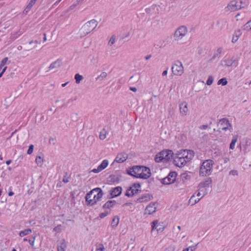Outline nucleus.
Returning a JSON list of instances; mask_svg holds the SVG:
<instances>
[{
    "label": "nucleus",
    "mask_w": 251,
    "mask_h": 251,
    "mask_svg": "<svg viewBox=\"0 0 251 251\" xmlns=\"http://www.w3.org/2000/svg\"><path fill=\"white\" fill-rule=\"evenodd\" d=\"M195 153L192 150H180L174 155V164L176 166L182 168L190 162L194 157Z\"/></svg>",
    "instance_id": "obj_1"
},
{
    "label": "nucleus",
    "mask_w": 251,
    "mask_h": 251,
    "mask_svg": "<svg viewBox=\"0 0 251 251\" xmlns=\"http://www.w3.org/2000/svg\"><path fill=\"white\" fill-rule=\"evenodd\" d=\"M103 195V193L100 188H94L86 194V202L88 205H93L101 200Z\"/></svg>",
    "instance_id": "obj_2"
},
{
    "label": "nucleus",
    "mask_w": 251,
    "mask_h": 251,
    "mask_svg": "<svg viewBox=\"0 0 251 251\" xmlns=\"http://www.w3.org/2000/svg\"><path fill=\"white\" fill-rule=\"evenodd\" d=\"M136 178L147 179L151 176L149 168L144 166H134L129 173Z\"/></svg>",
    "instance_id": "obj_3"
},
{
    "label": "nucleus",
    "mask_w": 251,
    "mask_h": 251,
    "mask_svg": "<svg viewBox=\"0 0 251 251\" xmlns=\"http://www.w3.org/2000/svg\"><path fill=\"white\" fill-rule=\"evenodd\" d=\"M214 161L211 159L204 161L201 165L199 175L201 176H210L212 172Z\"/></svg>",
    "instance_id": "obj_4"
},
{
    "label": "nucleus",
    "mask_w": 251,
    "mask_h": 251,
    "mask_svg": "<svg viewBox=\"0 0 251 251\" xmlns=\"http://www.w3.org/2000/svg\"><path fill=\"white\" fill-rule=\"evenodd\" d=\"M98 22L92 19L86 23L80 28L79 31L80 37H84L93 31L97 26Z\"/></svg>",
    "instance_id": "obj_5"
},
{
    "label": "nucleus",
    "mask_w": 251,
    "mask_h": 251,
    "mask_svg": "<svg viewBox=\"0 0 251 251\" xmlns=\"http://www.w3.org/2000/svg\"><path fill=\"white\" fill-rule=\"evenodd\" d=\"M187 34V27L185 25H181L178 27L175 30L173 37L176 41L180 42L184 40V38Z\"/></svg>",
    "instance_id": "obj_6"
},
{
    "label": "nucleus",
    "mask_w": 251,
    "mask_h": 251,
    "mask_svg": "<svg viewBox=\"0 0 251 251\" xmlns=\"http://www.w3.org/2000/svg\"><path fill=\"white\" fill-rule=\"evenodd\" d=\"M171 70L174 75L176 76H181L184 72L182 62L178 60L173 64Z\"/></svg>",
    "instance_id": "obj_7"
},
{
    "label": "nucleus",
    "mask_w": 251,
    "mask_h": 251,
    "mask_svg": "<svg viewBox=\"0 0 251 251\" xmlns=\"http://www.w3.org/2000/svg\"><path fill=\"white\" fill-rule=\"evenodd\" d=\"M212 180L208 178L201 181L199 184V190L206 195L211 187Z\"/></svg>",
    "instance_id": "obj_8"
},
{
    "label": "nucleus",
    "mask_w": 251,
    "mask_h": 251,
    "mask_svg": "<svg viewBox=\"0 0 251 251\" xmlns=\"http://www.w3.org/2000/svg\"><path fill=\"white\" fill-rule=\"evenodd\" d=\"M141 185L139 183H136L129 187L126 191L125 195L128 197H131L141 192Z\"/></svg>",
    "instance_id": "obj_9"
},
{
    "label": "nucleus",
    "mask_w": 251,
    "mask_h": 251,
    "mask_svg": "<svg viewBox=\"0 0 251 251\" xmlns=\"http://www.w3.org/2000/svg\"><path fill=\"white\" fill-rule=\"evenodd\" d=\"M151 232H153L154 230H156L157 233H161L165 229V226L163 223L159 222L158 220H154L151 223Z\"/></svg>",
    "instance_id": "obj_10"
},
{
    "label": "nucleus",
    "mask_w": 251,
    "mask_h": 251,
    "mask_svg": "<svg viewBox=\"0 0 251 251\" xmlns=\"http://www.w3.org/2000/svg\"><path fill=\"white\" fill-rule=\"evenodd\" d=\"M158 204L155 202H150L145 208L144 214L146 215H151L155 213L156 211Z\"/></svg>",
    "instance_id": "obj_11"
},
{
    "label": "nucleus",
    "mask_w": 251,
    "mask_h": 251,
    "mask_svg": "<svg viewBox=\"0 0 251 251\" xmlns=\"http://www.w3.org/2000/svg\"><path fill=\"white\" fill-rule=\"evenodd\" d=\"M220 128L222 130L224 131H229L232 132V126L229 121L226 119L224 118L220 121Z\"/></svg>",
    "instance_id": "obj_12"
},
{
    "label": "nucleus",
    "mask_w": 251,
    "mask_h": 251,
    "mask_svg": "<svg viewBox=\"0 0 251 251\" xmlns=\"http://www.w3.org/2000/svg\"><path fill=\"white\" fill-rule=\"evenodd\" d=\"M179 113L181 116L185 117L189 113L188 104L186 101L181 102L179 104Z\"/></svg>",
    "instance_id": "obj_13"
},
{
    "label": "nucleus",
    "mask_w": 251,
    "mask_h": 251,
    "mask_svg": "<svg viewBox=\"0 0 251 251\" xmlns=\"http://www.w3.org/2000/svg\"><path fill=\"white\" fill-rule=\"evenodd\" d=\"M225 11L227 12H234L239 10V5L237 4L236 0L230 1L225 8Z\"/></svg>",
    "instance_id": "obj_14"
},
{
    "label": "nucleus",
    "mask_w": 251,
    "mask_h": 251,
    "mask_svg": "<svg viewBox=\"0 0 251 251\" xmlns=\"http://www.w3.org/2000/svg\"><path fill=\"white\" fill-rule=\"evenodd\" d=\"M176 176L175 172L170 173L168 176L162 180V183L168 185L174 183L176 179Z\"/></svg>",
    "instance_id": "obj_15"
},
{
    "label": "nucleus",
    "mask_w": 251,
    "mask_h": 251,
    "mask_svg": "<svg viewBox=\"0 0 251 251\" xmlns=\"http://www.w3.org/2000/svg\"><path fill=\"white\" fill-rule=\"evenodd\" d=\"M108 164L109 161L107 159H104L97 168L93 169L91 172L95 174L99 173L106 168Z\"/></svg>",
    "instance_id": "obj_16"
},
{
    "label": "nucleus",
    "mask_w": 251,
    "mask_h": 251,
    "mask_svg": "<svg viewBox=\"0 0 251 251\" xmlns=\"http://www.w3.org/2000/svg\"><path fill=\"white\" fill-rule=\"evenodd\" d=\"M153 199L152 195L147 193L141 195L136 200V203L147 202Z\"/></svg>",
    "instance_id": "obj_17"
},
{
    "label": "nucleus",
    "mask_w": 251,
    "mask_h": 251,
    "mask_svg": "<svg viewBox=\"0 0 251 251\" xmlns=\"http://www.w3.org/2000/svg\"><path fill=\"white\" fill-rule=\"evenodd\" d=\"M122 192V188L120 186L112 188L110 190V194L112 198H115L120 196Z\"/></svg>",
    "instance_id": "obj_18"
},
{
    "label": "nucleus",
    "mask_w": 251,
    "mask_h": 251,
    "mask_svg": "<svg viewBox=\"0 0 251 251\" xmlns=\"http://www.w3.org/2000/svg\"><path fill=\"white\" fill-rule=\"evenodd\" d=\"M234 62V59L232 58H226L221 60L220 64L223 67H231Z\"/></svg>",
    "instance_id": "obj_19"
},
{
    "label": "nucleus",
    "mask_w": 251,
    "mask_h": 251,
    "mask_svg": "<svg viewBox=\"0 0 251 251\" xmlns=\"http://www.w3.org/2000/svg\"><path fill=\"white\" fill-rule=\"evenodd\" d=\"M127 154L126 153H119L116 157L114 162L121 163L125 161L127 158Z\"/></svg>",
    "instance_id": "obj_20"
},
{
    "label": "nucleus",
    "mask_w": 251,
    "mask_h": 251,
    "mask_svg": "<svg viewBox=\"0 0 251 251\" xmlns=\"http://www.w3.org/2000/svg\"><path fill=\"white\" fill-rule=\"evenodd\" d=\"M62 65V60L57 59V60L53 62L48 68L47 72L51 70H55L60 67Z\"/></svg>",
    "instance_id": "obj_21"
},
{
    "label": "nucleus",
    "mask_w": 251,
    "mask_h": 251,
    "mask_svg": "<svg viewBox=\"0 0 251 251\" xmlns=\"http://www.w3.org/2000/svg\"><path fill=\"white\" fill-rule=\"evenodd\" d=\"M238 139V135H234L232 136L230 143L229 144V149L233 151L235 149L236 144L237 143Z\"/></svg>",
    "instance_id": "obj_22"
},
{
    "label": "nucleus",
    "mask_w": 251,
    "mask_h": 251,
    "mask_svg": "<svg viewBox=\"0 0 251 251\" xmlns=\"http://www.w3.org/2000/svg\"><path fill=\"white\" fill-rule=\"evenodd\" d=\"M239 10L245 8L249 4V0H236Z\"/></svg>",
    "instance_id": "obj_23"
},
{
    "label": "nucleus",
    "mask_w": 251,
    "mask_h": 251,
    "mask_svg": "<svg viewBox=\"0 0 251 251\" xmlns=\"http://www.w3.org/2000/svg\"><path fill=\"white\" fill-rule=\"evenodd\" d=\"M163 152L165 157V161L170 160L172 158L174 154L173 151L171 150H165L163 151Z\"/></svg>",
    "instance_id": "obj_24"
},
{
    "label": "nucleus",
    "mask_w": 251,
    "mask_h": 251,
    "mask_svg": "<svg viewBox=\"0 0 251 251\" xmlns=\"http://www.w3.org/2000/svg\"><path fill=\"white\" fill-rule=\"evenodd\" d=\"M155 161L156 162H160L165 161V157L163 151L158 153L155 157Z\"/></svg>",
    "instance_id": "obj_25"
},
{
    "label": "nucleus",
    "mask_w": 251,
    "mask_h": 251,
    "mask_svg": "<svg viewBox=\"0 0 251 251\" xmlns=\"http://www.w3.org/2000/svg\"><path fill=\"white\" fill-rule=\"evenodd\" d=\"M242 35V31L240 30H236L232 37V42H236Z\"/></svg>",
    "instance_id": "obj_26"
},
{
    "label": "nucleus",
    "mask_w": 251,
    "mask_h": 251,
    "mask_svg": "<svg viewBox=\"0 0 251 251\" xmlns=\"http://www.w3.org/2000/svg\"><path fill=\"white\" fill-rule=\"evenodd\" d=\"M200 201V199L196 197L195 195H193L189 200V203L191 205H194Z\"/></svg>",
    "instance_id": "obj_27"
},
{
    "label": "nucleus",
    "mask_w": 251,
    "mask_h": 251,
    "mask_svg": "<svg viewBox=\"0 0 251 251\" xmlns=\"http://www.w3.org/2000/svg\"><path fill=\"white\" fill-rule=\"evenodd\" d=\"M36 163L39 167H42L44 162V157L43 155L37 156L35 159Z\"/></svg>",
    "instance_id": "obj_28"
},
{
    "label": "nucleus",
    "mask_w": 251,
    "mask_h": 251,
    "mask_svg": "<svg viewBox=\"0 0 251 251\" xmlns=\"http://www.w3.org/2000/svg\"><path fill=\"white\" fill-rule=\"evenodd\" d=\"M119 217L118 216H115L112 221L111 222V226L113 228L116 227L119 224Z\"/></svg>",
    "instance_id": "obj_29"
},
{
    "label": "nucleus",
    "mask_w": 251,
    "mask_h": 251,
    "mask_svg": "<svg viewBox=\"0 0 251 251\" xmlns=\"http://www.w3.org/2000/svg\"><path fill=\"white\" fill-rule=\"evenodd\" d=\"M32 230L31 229H25L23 231H21L19 232V236L21 237H24L25 235H28L29 233H31Z\"/></svg>",
    "instance_id": "obj_30"
},
{
    "label": "nucleus",
    "mask_w": 251,
    "mask_h": 251,
    "mask_svg": "<svg viewBox=\"0 0 251 251\" xmlns=\"http://www.w3.org/2000/svg\"><path fill=\"white\" fill-rule=\"evenodd\" d=\"M36 0H31L29 1V3L25 9V13H27L31 8L33 5L35 4Z\"/></svg>",
    "instance_id": "obj_31"
},
{
    "label": "nucleus",
    "mask_w": 251,
    "mask_h": 251,
    "mask_svg": "<svg viewBox=\"0 0 251 251\" xmlns=\"http://www.w3.org/2000/svg\"><path fill=\"white\" fill-rule=\"evenodd\" d=\"M10 63V61H8V57L4 58L0 62V70L2 69V68L6 64H8Z\"/></svg>",
    "instance_id": "obj_32"
},
{
    "label": "nucleus",
    "mask_w": 251,
    "mask_h": 251,
    "mask_svg": "<svg viewBox=\"0 0 251 251\" xmlns=\"http://www.w3.org/2000/svg\"><path fill=\"white\" fill-rule=\"evenodd\" d=\"M107 74L106 72H102L98 77L96 78L97 80L102 81L107 77Z\"/></svg>",
    "instance_id": "obj_33"
},
{
    "label": "nucleus",
    "mask_w": 251,
    "mask_h": 251,
    "mask_svg": "<svg viewBox=\"0 0 251 251\" xmlns=\"http://www.w3.org/2000/svg\"><path fill=\"white\" fill-rule=\"evenodd\" d=\"M107 131L105 129H102L100 132L99 137L101 140H104L106 137Z\"/></svg>",
    "instance_id": "obj_34"
},
{
    "label": "nucleus",
    "mask_w": 251,
    "mask_h": 251,
    "mask_svg": "<svg viewBox=\"0 0 251 251\" xmlns=\"http://www.w3.org/2000/svg\"><path fill=\"white\" fill-rule=\"evenodd\" d=\"M75 82L77 84L80 83V81L82 80L83 79V76L82 75H79V74H76L75 75Z\"/></svg>",
    "instance_id": "obj_35"
},
{
    "label": "nucleus",
    "mask_w": 251,
    "mask_h": 251,
    "mask_svg": "<svg viewBox=\"0 0 251 251\" xmlns=\"http://www.w3.org/2000/svg\"><path fill=\"white\" fill-rule=\"evenodd\" d=\"M227 84V80L226 78L224 77L218 80L217 82L218 85H222V86H225Z\"/></svg>",
    "instance_id": "obj_36"
},
{
    "label": "nucleus",
    "mask_w": 251,
    "mask_h": 251,
    "mask_svg": "<svg viewBox=\"0 0 251 251\" xmlns=\"http://www.w3.org/2000/svg\"><path fill=\"white\" fill-rule=\"evenodd\" d=\"M193 195H196V197L198 198V199H200V200L202 199L204 196L206 195L205 194H204L203 193L201 192L199 189Z\"/></svg>",
    "instance_id": "obj_37"
},
{
    "label": "nucleus",
    "mask_w": 251,
    "mask_h": 251,
    "mask_svg": "<svg viewBox=\"0 0 251 251\" xmlns=\"http://www.w3.org/2000/svg\"><path fill=\"white\" fill-rule=\"evenodd\" d=\"M115 204V201H107L104 205V207L105 208H110L113 207Z\"/></svg>",
    "instance_id": "obj_38"
},
{
    "label": "nucleus",
    "mask_w": 251,
    "mask_h": 251,
    "mask_svg": "<svg viewBox=\"0 0 251 251\" xmlns=\"http://www.w3.org/2000/svg\"><path fill=\"white\" fill-rule=\"evenodd\" d=\"M116 40V38L115 36L113 35L110 37L108 42V45L109 46H112L113 44H115Z\"/></svg>",
    "instance_id": "obj_39"
},
{
    "label": "nucleus",
    "mask_w": 251,
    "mask_h": 251,
    "mask_svg": "<svg viewBox=\"0 0 251 251\" xmlns=\"http://www.w3.org/2000/svg\"><path fill=\"white\" fill-rule=\"evenodd\" d=\"M176 249V246L174 244L170 245L166 248L163 251H175Z\"/></svg>",
    "instance_id": "obj_40"
},
{
    "label": "nucleus",
    "mask_w": 251,
    "mask_h": 251,
    "mask_svg": "<svg viewBox=\"0 0 251 251\" xmlns=\"http://www.w3.org/2000/svg\"><path fill=\"white\" fill-rule=\"evenodd\" d=\"M244 29L246 30H251V19L244 25Z\"/></svg>",
    "instance_id": "obj_41"
},
{
    "label": "nucleus",
    "mask_w": 251,
    "mask_h": 251,
    "mask_svg": "<svg viewBox=\"0 0 251 251\" xmlns=\"http://www.w3.org/2000/svg\"><path fill=\"white\" fill-rule=\"evenodd\" d=\"M190 176L188 173H183L181 175V178L183 181H185L190 179Z\"/></svg>",
    "instance_id": "obj_42"
},
{
    "label": "nucleus",
    "mask_w": 251,
    "mask_h": 251,
    "mask_svg": "<svg viewBox=\"0 0 251 251\" xmlns=\"http://www.w3.org/2000/svg\"><path fill=\"white\" fill-rule=\"evenodd\" d=\"M213 80H214V79H213V76L211 75H209L208 77L207 81H206L207 85H211L213 83Z\"/></svg>",
    "instance_id": "obj_43"
},
{
    "label": "nucleus",
    "mask_w": 251,
    "mask_h": 251,
    "mask_svg": "<svg viewBox=\"0 0 251 251\" xmlns=\"http://www.w3.org/2000/svg\"><path fill=\"white\" fill-rule=\"evenodd\" d=\"M229 175L233 176H238V172L236 170H232L229 172Z\"/></svg>",
    "instance_id": "obj_44"
},
{
    "label": "nucleus",
    "mask_w": 251,
    "mask_h": 251,
    "mask_svg": "<svg viewBox=\"0 0 251 251\" xmlns=\"http://www.w3.org/2000/svg\"><path fill=\"white\" fill-rule=\"evenodd\" d=\"M62 230V226L61 225H58L54 228L53 231L56 232V234L58 232H61Z\"/></svg>",
    "instance_id": "obj_45"
},
{
    "label": "nucleus",
    "mask_w": 251,
    "mask_h": 251,
    "mask_svg": "<svg viewBox=\"0 0 251 251\" xmlns=\"http://www.w3.org/2000/svg\"><path fill=\"white\" fill-rule=\"evenodd\" d=\"M33 149H34V145H30L29 146L28 149L27 151V153L28 154H31L33 151Z\"/></svg>",
    "instance_id": "obj_46"
},
{
    "label": "nucleus",
    "mask_w": 251,
    "mask_h": 251,
    "mask_svg": "<svg viewBox=\"0 0 251 251\" xmlns=\"http://www.w3.org/2000/svg\"><path fill=\"white\" fill-rule=\"evenodd\" d=\"M198 244H196L195 245H193L187 247V249H189V251H195L197 247Z\"/></svg>",
    "instance_id": "obj_47"
},
{
    "label": "nucleus",
    "mask_w": 251,
    "mask_h": 251,
    "mask_svg": "<svg viewBox=\"0 0 251 251\" xmlns=\"http://www.w3.org/2000/svg\"><path fill=\"white\" fill-rule=\"evenodd\" d=\"M109 214V212L108 211H105L104 212H102L100 214V218H103L107 216Z\"/></svg>",
    "instance_id": "obj_48"
},
{
    "label": "nucleus",
    "mask_w": 251,
    "mask_h": 251,
    "mask_svg": "<svg viewBox=\"0 0 251 251\" xmlns=\"http://www.w3.org/2000/svg\"><path fill=\"white\" fill-rule=\"evenodd\" d=\"M63 243L60 242L58 245V251H63Z\"/></svg>",
    "instance_id": "obj_49"
},
{
    "label": "nucleus",
    "mask_w": 251,
    "mask_h": 251,
    "mask_svg": "<svg viewBox=\"0 0 251 251\" xmlns=\"http://www.w3.org/2000/svg\"><path fill=\"white\" fill-rule=\"evenodd\" d=\"M40 41H38V40H35V41H31L30 42H29V45H32V44H40Z\"/></svg>",
    "instance_id": "obj_50"
},
{
    "label": "nucleus",
    "mask_w": 251,
    "mask_h": 251,
    "mask_svg": "<svg viewBox=\"0 0 251 251\" xmlns=\"http://www.w3.org/2000/svg\"><path fill=\"white\" fill-rule=\"evenodd\" d=\"M6 69H7V67H4L3 68V69H2V71H1V73H0V77H1L2 76L3 74H4V73L5 72V71L6 70Z\"/></svg>",
    "instance_id": "obj_51"
},
{
    "label": "nucleus",
    "mask_w": 251,
    "mask_h": 251,
    "mask_svg": "<svg viewBox=\"0 0 251 251\" xmlns=\"http://www.w3.org/2000/svg\"><path fill=\"white\" fill-rule=\"evenodd\" d=\"M168 75V69H167L166 70H164L162 74V75L163 76H166L167 75Z\"/></svg>",
    "instance_id": "obj_52"
},
{
    "label": "nucleus",
    "mask_w": 251,
    "mask_h": 251,
    "mask_svg": "<svg viewBox=\"0 0 251 251\" xmlns=\"http://www.w3.org/2000/svg\"><path fill=\"white\" fill-rule=\"evenodd\" d=\"M35 237H34L33 238V240L32 241L31 240H28V243L32 246H33L34 245V240H35Z\"/></svg>",
    "instance_id": "obj_53"
},
{
    "label": "nucleus",
    "mask_w": 251,
    "mask_h": 251,
    "mask_svg": "<svg viewBox=\"0 0 251 251\" xmlns=\"http://www.w3.org/2000/svg\"><path fill=\"white\" fill-rule=\"evenodd\" d=\"M32 46L30 47H29L28 48V50H32V49H35L36 47H37V46L35 44L34 45H31Z\"/></svg>",
    "instance_id": "obj_54"
},
{
    "label": "nucleus",
    "mask_w": 251,
    "mask_h": 251,
    "mask_svg": "<svg viewBox=\"0 0 251 251\" xmlns=\"http://www.w3.org/2000/svg\"><path fill=\"white\" fill-rule=\"evenodd\" d=\"M49 143L50 144H54V139L53 138H50L49 140Z\"/></svg>",
    "instance_id": "obj_55"
},
{
    "label": "nucleus",
    "mask_w": 251,
    "mask_h": 251,
    "mask_svg": "<svg viewBox=\"0 0 251 251\" xmlns=\"http://www.w3.org/2000/svg\"><path fill=\"white\" fill-rule=\"evenodd\" d=\"M129 89L131 91L134 92H136V91H137V89L136 87H130Z\"/></svg>",
    "instance_id": "obj_56"
},
{
    "label": "nucleus",
    "mask_w": 251,
    "mask_h": 251,
    "mask_svg": "<svg viewBox=\"0 0 251 251\" xmlns=\"http://www.w3.org/2000/svg\"><path fill=\"white\" fill-rule=\"evenodd\" d=\"M96 251H104V248L100 247L96 249Z\"/></svg>",
    "instance_id": "obj_57"
},
{
    "label": "nucleus",
    "mask_w": 251,
    "mask_h": 251,
    "mask_svg": "<svg viewBox=\"0 0 251 251\" xmlns=\"http://www.w3.org/2000/svg\"><path fill=\"white\" fill-rule=\"evenodd\" d=\"M13 195H14V193H13V192H12V191H10V192H9L8 193V195H9V196H13Z\"/></svg>",
    "instance_id": "obj_58"
},
{
    "label": "nucleus",
    "mask_w": 251,
    "mask_h": 251,
    "mask_svg": "<svg viewBox=\"0 0 251 251\" xmlns=\"http://www.w3.org/2000/svg\"><path fill=\"white\" fill-rule=\"evenodd\" d=\"M11 160H8L6 161V163L7 165H9L11 163Z\"/></svg>",
    "instance_id": "obj_59"
},
{
    "label": "nucleus",
    "mask_w": 251,
    "mask_h": 251,
    "mask_svg": "<svg viewBox=\"0 0 251 251\" xmlns=\"http://www.w3.org/2000/svg\"><path fill=\"white\" fill-rule=\"evenodd\" d=\"M151 55H147V56H146L145 57V59H146V60H148V59H149L151 58Z\"/></svg>",
    "instance_id": "obj_60"
},
{
    "label": "nucleus",
    "mask_w": 251,
    "mask_h": 251,
    "mask_svg": "<svg viewBox=\"0 0 251 251\" xmlns=\"http://www.w3.org/2000/svg\"><path fill=\"white\" fill-rule=\"evenodd\" d=\"M75 6H76V4H73L70 7V8L71 9H73L75 7Z\"/></svg>",
    "instance_id": "obj_61"
},
{
    "label": "nucleus",
    "mask_w": 251,
    "mask_h": 251,
    "mask_svg": "<svg viewBox=\"0 0 251 251\" xmlns=\"http://www.w3.org/2000/svg\"><path fill=\"white\" fill-rule=\"evenodd\" d=\"M240 14L239 13H238L236 16H235V18H236V20H238V17H239V16H240Z\"/></svg>",
    "instance_id": "obj_62"
},
{
    "label": "nucleus",
    "mask_w": 251,
    "mask_h": 251,
    "mask_svg": "<svg viewBox=\"0 0 251 251\" xmlns=\"http://www.w3.org/2000/svg\"><path fill=\"white\" fill-rule=\"evenodd\" d=\"M52 111V109L51 108H50L49 110L48 111V112H47L48 114H50V112H51Z\"/></svg>",
    "instance_id": "obj_63"
},
{
    "label": "nucleus",
    "mask_w": 251,
    "mask_h": 251,
    "mask_svg": "<svg viewBox=\"0 0 251 251\" xmlns=\"http://www.w3.org/2000/svg\"><path fill=\"white\" fill-rule=\"evenodd\" d=\"M182 251H189V249H187V248L183 249Z\"/></svg>",
    "instance_id": "obj_64"
}]
</instances>
